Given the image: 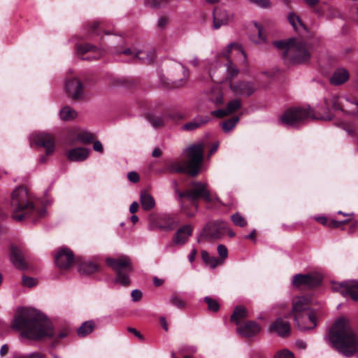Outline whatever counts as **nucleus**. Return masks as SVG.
Instances as JSON below:
<instances>
[{
	"label": "nucleus",
	"mask_w": 358,
	"mask_h": 358,
	"mask_svg": "<svg viewBox=\"0 0 358 358\" xmlns=\"http://www.w3.org/2000/svg\"><path fill=\"white\" fill-rule=\"evenodd\" d=\"M11 327L15 330H22L21 336L31 340H40L53 335V330L45 317L33 308L18 310Z\"/></svg>",
	"instance_id": "1"
},
{
	"label": "nucleus",
	"mask_w": 358,
	"mask_h": 358,
	"mask_svg": "<svg viewBox=\"0 0 358 358\" xmlns=\"http://www.w3.org/2000/svg\"><path fill=\"white\" fill-rule=\"evenodd\" d=\"M329 340L332 346L345 357L358 352V339L344 317L338 318L331 327Z\"/></svg>",
	"instance_id": "2"
},
{
	"label": "nucleus",
	"mask_w": 358,
	"mask_h": 358,
	"mask_svg": "<svg viewBox=\"0 0 358 358\" xmlns=\"http://www.w3.org/2000/svg\"><path fill=\"white\" fill-rule=\"evenodd\" d=\"M192 188L182 192L178 189H176L177 194V200L180 204L182 212L187 217H193L195 215L197 208V200L202 197L207 202H213L218 201L219 199L216 196L210 194L207 189L206 184L201 182H192L191 183Z\"/></svg>",
	"instance_id": "3"
},
{
	"label": "nucleus",
	"mask_w": 358,
	"mask_h": 358,
	"mask_svg": "<svg viewBox=\"0 0 358 358\" xmlns=\"http://www.w3.org/2000/svg\"><path fill=\"white\" fill-rule=\"evenodd\" d=\"M11 217L15 221H22L31 216L41 217L45 210H37L27 190L24 187L15 189L11 194Z\"/></svg>",
	"instance_id": "4"
},
{
	"label": "nucleus",
	"mask_w": 358,
	"mask_h": 358,
	"mask_svg": "<svg viewBox=\"0 0 358 358\" xmlns=\"http://www.w3.org/2000/svg\"><path fill=\"white\" fill-rule=\"evenodd\" d=\"M204 144L199 143L188 147L184 153L187 156V162H174L166 166L169 173L187 172L192 176L197 175L203 162Z\"/></svg>",
	"instance_id": "5"
},
{
	"label": "nucleus",
	"mask_w": 358,
	"mask_h": 358,
	"mask_svg": "<svg viewBox=\"0 0 358 358\" xmlns=\"http://www.w3.org/2000/svg\"><path fill=\"white\" fill-rule=\"evenodd\" d=\"M106 262L116 272L115 282L123 286H128L130 283L129 273L133 269L130 258L122 255L117 258L108 257Z\"/></svg>",
	"instance_id": "6"
},
{
	"label": "nucleus",
	"mask_w": 358,
	"mask_h": 358,
	"mask_svg": "<svg viewBox=\"0 0 358 358\" xmlns=\"http://www.w3.org/2000/svg\"><path fill=\"white\" fill-rule=\"evenodd\" d=\"M309 117H314L310 108L294 107L287 109L280 120L286 126L298 127Z\"/></svg>",
	"instance_id": "7"
},
{
	"label": "nucleus",
	"mask_w": 358,
	"mask_h": 358,
	"mask_svg": "<svg viewBox=\"0 0 358 358\" xmlns=\"http://www.w3.org/2000/svg\"><path fill=\"white\" fill-rule=\"evenodd\" d=\"M310 52L301 40L294 39L287 50L286 59L294 64H303L309 60Z\"/></svg>",
	"instance_id": "8"
},
{
	"label": "nucleus",
	"mask_w": 358,
	"mask_h": 358,
	"mask_svg": "<svg viewBox=\"0 0 358 358\" xmlns=\"http://www.w3.org/2000/svg\"><path fill=\"white\" fill-rule=\"evenodd\" d=\"M238 69L234 65L231 60L224 64H217L209 70V75L213 81L218 83L230 80L237 76Z\"/></svg>",
	"instance_id": "9"
},
{
	"label": "nucleus",
	"mask_w": 358,
	"mask_h": 358,
	"mask_svg": "<svg viewBox=\"0 0 358 358\" xmlns=\"http://www.w3.org/2000/svg\"><path fill=\"white\" fill-rule=\"evenodd\" d=\"M227 223L222 220L208 223L203 228L201 237L208 241L220 239L225 234Z\"/></svg>",
	"instance_id": "10"
},
{
	"label": "nucleus",
	"mask_w": 358,
	"mask_h": 358,
	"mask_svg": "<svg viewBox=\"0 0 358 358\" xmlns=\"http://www.w3.org/2000/svg\"><path fill=\"white\" fill-rule=\"evenodd\" d=\"M343 102L339 101V96L336 94H329L324 98V106H321L318 109V113L320 115L319 119L322 120H331L332 116L330 114V108L335 111H342Z\"/></svg>",
	"instance_id": "11"
},
{
	"label": "nucleus",
	"mask_w": 358,
	"mask_h": 358,
	"mask_svg": "<svg viewBox=\"0 0 358 358\" xmlns=\"http://www.w3.org/2000/svg\"><path fill=\"white\" fill-rule=\"evenodd\" d=\"M335 291L339 292L344 297H350L354 301H358V281L347 280L333 287Z\"/></svg>",
	"instance_id": "12"
},
{
	"label": "nucleus",
	"mask_w": 358,
	"mask_h": 358,
	"mask_svg": "<svg viewBox=\"0 0 358 358\" xmlns=\"http://www.w3.org/2000/svg\"><path fill=\"white\" fill-rule=\"evenodd\" d=\"M177 223L173 217L169 215H162L157 218H150V228L151 229H161L164 231L172 230Z\"/></svg>",
	"instance_id": "13"
},
{
	"label": "nucleus",
	"mask_w": 358,
	"mask_h": 358,
	"mask_svg": "<svg viewBox=\"0 0 358 358\" xmlns=\"http://www.w3.org/2000/svg\"><path fill=\"white\" fill-rule=\"evenodd\" d=\"M234 19V15L228 10L217 7L213 12V29H219L227 25Z\"/></svg>",
	"instance_id": "14"
},
{
	"label": "nucleus",
	"mask_w": 358,
	"mask_h": 358,
	"mask_svg": "<svg viewBox=\"0 0 358 358\" xmlns=\"http://www.w3.org/2000/svg\"><path fill=\"white\" fill-rule=\"evenodd\" d=\"M31 141L45 149L46 155H52L55 151V140L48 134L39 133L31 136Z\"/></svg>",
	"instance_id": "15"
},
{
	"label": "nucleus",
	"mask_w": 358,
	"mask_h": 358,
	"mask_svg": "<svg viewBox=\"0 0 358 358\" xmlns=\"http://www.w3.org/2000/svg\"><path fill=\"white\" fill-rule=\"evenodd\" d=\"M298 328L301 331L313 329L317 326L316 313L311 310L294 320Z\"/></svg>",
	"instance_id": "16"
},
{
	"label": "nucleus",
	"mask_w": 358,
	"mask_h": 358,
	"mask_svg": "<svg viewBox=\"0 0 358 358\" xmlns=\"http://www.w3.org/2000/svg\"><path fill=\"white\" fill-rule=\"evenodd\" d=\"M292 283L297 287L313 288L320 283V279L315 275L297 274L294 276Z\"/></svg>",
	"instance_id": "17"
},
{
	"label": "nucleus",
	"mask_w": 358,
	"mask_h": 358,
	"mask_svg": "<svg viewBox=\"0 0 358 358\" xmlns=\"http://www.w3.org/2000/svg\"><path fill=\"white\" fill-rule=\"evenodd\" d=\"M74 262V256L71 250L62 248L55 256V263L62 269L70 268Z\"/></svg>",
	"instance_id": "18"
},
{
	"label": "nucleus",
	"mask_w": 358,
	"mask_h": 358,
	"mask_svg": "<svg viewBox=\"0 0 358 358\" xmlns=\"http://www.w3.org/2000/svg\"><path fill=\"white\" fill-rule=\"evenodd\" d=\"M310 300L306 296L296 297L293 300L292 313L294 315V320L300 317L305 313L311 311L310 308Z\"/></svg>",
	"instance_id": "19"
},
{
	"label": "nucleus",
	"mask_w": 358,
	"mask_h": 358,
	"mask_svg": "<svg viewBox=\"0 0 358 358\" xmlns=\"http://www.w3.org/2000/svg\"><path fill=\"white\" fill-rule=\"evenodd\" d=\"M230 89L235 95L240 96H250L256 90L252 83L245 81L230 83Z\"/></svg>",
	"instance_id": "20"
},
{
	"label": "nucleus",
	"mask_w": 358,
	"mask_h": 358,
	"mask_svg": "<svg viewBox=\"0 0 358 358\" xmlns=\"http://www.w3.org/2000/svg\"><path fill=\"white\" fill-rule=\"evenodd\" d=\"M66 88L72 99L77 100L83 96V86L77 78L68 80L66 83Z\"/></svg>",
	"instance_id": "21"
},
{
	"label": "nucleus",
	"mask_w": 358,
	"mask_h": 358,
	"mask_svg": "<svg viewBox=\"0 0 358 358\" xmlns=\"http://www.w3.org/2000/svg\"><path fill=\"white\" fill-rule=\"evenodd\" d=\"M261 331V327L255 321L247 322L237 328V333L243 337H252Z\"/></svg>",
	"instance_id": "22"
},
{
	"label": "nucleus",
	"mask_w": 358,
	"mask_h": 358,
	"mask_svg": "<svg viewBox=\"0 0 358 358\" xmlns=\"http://www.w3.org/2000/svg\"><path fill=\"white\" fill-rule=\"evenodd\" d=\"M269 331L276 333L280 337H286L290 331V324L282 318H278L271 324Z\"/></svg>",
	"instance_id": "23"
},
{
	"label": "nucleus",
	"mask_w": 358,
	"mask_h": 358,
	"mask_svg": "<svg viewBox=\"0 0 358 358\" xmlns=\"http://www.w3.org/2000/svg\"><path fill=\"white\" fill-rule=\"evenodd\" d=\"M176 120L180 119L181 117L179 115H155V114H149L147 117L148 122L154 128H160L163 127L169 119Z\"/></svg>",
	"instance_id": "24"
},
{
	"label": "nucleus",
	"mask_w": 358,
	"mask_h": 358,
	"mask_svg": "<svg viewBox=\"0 0 358 358\" xmlns=\"http://www.w3.org/2000/svg\"><path fill=\"white\" fill-rule=\"evenodd\" d=\"M77 52L80 55H84L88 52H91L92 54L90 56L82 57V59L84 60L98 59L102 55V53L99 50L90 44L80 45L77 46Z\"/></svg>",
	"instance_id": "25"
},
{
	"label": "nucleus",
	"mask_w": 358,
	"mask_h": 358,
	"mask_svg": "<svg viewBox=\"0 0 358 358\" xmlns=\"http://www.w3.org/2000/svg\"><path fill=\"white\" fill-rule=\"evenodd\" d=\"M90 150L86 148L78 147L69 150L67 152V158L71 162H83L89 156Z\"/></svg>",
	"instance_id": "26"
},
{
	"label": "nucleus",
	"mask_w": 358,
	"mask_h": 358,
	"mask_svg": "<svg viewBox=\"0 0 358 358\" xmlns=\"http://www.w3.org/2000/svg\"><path fill=\"white\" fill-rule=\"evenodd\" d=\"M193 227L190 224H186L179 228L174 237V242L176 244H184L192 234Z\"/></svg>",
	"instance_id": "27"
},
{
	"label": "nucleus",
	"mask_w": 358,
	"mask_h": 358,
	"mask_svg": "<svg viewBox=\"0 0 358 358\" xmlns=\"http://www.w3.org/2000/svg\"><path fill=\"white\" fill-rule=\"evenodd\" d=\"M350 77L348 71L343 68L337 69L330 78V83L338 86L345 83Z\"/></svg>",
	"instance_id": "28"
},
{
	"label": "nucleus",
	"mask_w": 358,
	"mask_h": 358,
	"mask_svg": "<svg viewBox=\"0 0 358 358\" xmlns=\"http://www.w3.org/2000/svg\"><path fill=\"white\" fill-rule=\"evenodd\" d=\"M119 54H124L125 55H132L134 59H139L143 62L151 63L155 57V55L153 53L149 56L147 53L144 52L141 50H132L130 48H127L123 51L118 52Z\"/></svg>",
	"instance_id": "29"
},
{
	"label": "nucleus",
	"mask_w": 358,
	"mask_h": 358,
	"mask_svg": "<svg viewBox=\"0 0 358 358\" xmlns=\"http://www.w3.org/2000/svg\"><path fill=\"white\" fill-rule=\"evenodd\" d=\"M140 203L143 209L149 211L155 206V200L154 197L146 191H141L140 194Z\"/></svg>",
	"instance_id": "30"
},
{
	"label": "nucleus",
	"mask_w": 358,
	"mask_h": 358,
	"mask_svg": "<svg viewBox=\"0 0 358 358\" xmlns=\"http://www.w3.org/2000/svg\"><path fill=\"white\" fill-rule=\"evenodd\" d=\"M10 259L14 266L20 269H24L27 267L21 251L17 248L12 247Z\"/></svg>",
	"instance_id": "31"
},
{
	"label": "nucleus",
	"mask_w": 358,
	"mask_h": 358,
	"mask_svg": "<svg viewBox=\"0 0 358 358\" xmlns=\"http://www.w3.org/2000/svg\"><path fill=\"white\" fill-rule=\"evenodd\" d=\"M94 139V135L87 131L80 130L76 134V136L72 139L73 143L80 142L83 144H88L92 143Z\"/></svg>",
	"instance_id": "32"
},
{
	"label": "nucleus",
	"mask_w": 358,
	"mask_h": 358,
	"mask_svg": "<svg viewBox=\"0 0 358 358\" xmlns=\"http://www.w3.org/2000/svg\"><path fill=\"white\" fill-rule=\"evenodd\" d=\"M342 112L351 115H358V101L345 99L343 102Z\"/></svg>",
	"instance_id": "33"
},
{
	"label": "nucleus",
	"mask_w": 358,
	"mask_h": 358,
	"mask_svg": "<svg viewBox=\"0 0 358 358\" xmlns=\"http://www.w3.org/2000/svg\"><path fill=\"white\" fill-rule=\"evenodd\" d=\"M248 316V310L241 306H236L231 316V321L239 324L240 322Z\"/></svg>",
	"instance_id": "34"
},
{
	"label": "nucleus",
	"mask_w": 358,
	"mask_h": 358,
	"mask_svg": "<svg viewBox=\"0 0 358 358\" xmlns=\"http://www.w3.org/2000/svg\"><path fill=\"white\" fill-rule=\"evenodd\" d=\"M288 20L295 31H301L306 29L300 17L294 13L291 12L288 15Z\"/></svg>",
	"instance_id": "35"
},
{
	"label": "nucleus",
	"mask_w": 358,
	"mask_h": 358,
	"mask_svg": "<svg viewBox=\"0 0 358 358\" xmlns=\"http://www.w3.org/2000/svg\"><path fill=\"white\" fill-rule=\"evenodd\" d=\"M99 269L98 266L92 262H85L78 266V271L83 275H90L95 273Z\"/></svg>",
	"instance_id": "36"
},
{
	"label": "nucleus",
	"mask_w": 358,
	"mask_h": 358,
	"mask_svg": "<svg viewBox=\"0 0 358 358\" xmlns=\"http://www.w3.org/2000/svg\"><path fill=\"white\" fill-rule=\"evenodd\" d=\"M208 99L215 106L223 103V94L220 87H213L208 94Z\"/></svg>",
	"instance_id": "37"
},
{
	"label": "nucleus",
	"mask_w": 358,
	"mask_h": 358,
	"mask_svg": "<svg viewBox=\"0 0 358 358\" xmlns=\"http://www.w3.org/2000/svg\"><path fill=\"white\" fill-rule=\"evenodd\" d=\"M231 52H235L237 55L243 57L244 61L246 60V55L241 46L237 43H230L227 45L225 51L223 52V55L227 58L229 57V54Z\"/></svg>",
	"instance_id": "38"
},
{
	"label": "nucleus",
	"mask_w": 358,
	"mask_h": 358,
	"mask_svg": "<svg viewBox=\"0 0 358 358\" xmlns=\"http://www.w3.org/2000/svg\"><path fill=\"white\" fill-rule=\"evenodd\" d=\"M77 112L70 106H64L59 112V117L62 120L71 121L76 118Z\"/></svg>",
	"instance_id": "39"
},
{
	"label": "nucleus",
	"mask_w": 358,
	"mask_h": 358,
	"mask_svg": "<svg viewBox=\"0 0 358 358\" xmlns=\"http://www.w3.org/2000/svg\"><path fill=\"white\" fill-rule=\"evenodd\" d=\"M94 329V323L93 321H87L82 324L78 329V335L80 337H85L93 331Z\"/></svg>",
	"instance_id": "40"
},
{
	"label": "nucleus",
	"mask_w": 358,
	"mask_h": 358,
	"mask_svg": "<svg viewBox=\"0 0 358 358\" xmlns=\"http://www.w3.org/2000/svg\"><path fill=\"white\" fill-rule=\"evenodd\" d=\"M208 117L202 118L199 117L196 119L193 120L191 122H189L183 125V129L187 131H193L199 127H200L201 125L204 124L208 122Z\"/></svg>",
	"instance_id": "41"
},
{
	"label": "nucleus",
	"mask_w": 358,
	"mask_h": 358,
	"mask_svg": "<svg viewBox=\"0 0 358 358\" xmlns=\"http://www.w3.org/2000/svg\"><path fill=\"white\" fill-rule=\"evenodd\" d=\"M238 117H235L231 119H229L222 124V128L224 131L229 132L231 131L238 122Z\"/></svg>",
	"instance_id": "42"
},
{
	"label": "nucleus",
	"mask_w": 358,
	"mask_h": 358,
	"mask_svg": "<svg viewBox=\"0 0 358 358\" xmlns=\"http://www.w3.org/2000/svg\"><path fill=\"white\" fill-rule=\"evenodd\" d=\"M231 220L235 225L241 227H243L248 224L247 220L239 213L231 215Z\"/></svg>",
	"instance_id": "43"
},
{
	"label": "nucleus",
	"mask_w": 358,
	"mask_h": 358,
	"mask_svg": "<svg viewBox=\"0 0 358 358\" xmlns=\"http://www.w3.org/2000/svg\"><path fill=\"white\" fill-rule=\"evenodd\" d=\"M169 302L179 309H184L186 306V303L179 296L176 294L170 297Z\"/></svg>",
	"instance_id": "44"
},
{
	"label": "nucleus",
	"mask_w": 358,
	"mask_h": 358,
	"mask_svg": "<svg viewBox=\"0 0 358 358\" xmlns=\"http://www.w3.org/2000/svg\"><path fill=\"white\" fill-rule=\"evenodd\" d=\"M203 300L207 303L208 309L210 311L217 312L220 309V304L215 299L210 296H206Z\"/></svg>",
	"instance_id": "45"
},
{
	"label": "nucleus",
	"mask_w": 358,
	"mask_h": 358,
	"mask_svg": "<svg viewBox=\"0 0 358 358\" xmlns=\"http://www.w3.org/2000/svg\"><path fill=\"white\" fill-rule=\"evenodd\" d=\"M294 38H290L288 41H278L273 43V45L281 50H285V57H287V50L291 43H292Z\"/></svg>",
	"instance_id": "46"
},
{
	"label": "nucleus",
	"mask_w": 358,
	"mask_h": 358,
	"mask_svg": "<svg viewBox=\"0 0 358 358\" xmlns=\"http://www.w3.org/2000/svg\"><path fill=\"white\" fill-rule=\"evenodd\" d=\"M241 103L239 99H234L229 101L226 107L228 114H231L241 108Z\"/></svg>",
	"instance_id": "47"
},
{
	"label": "nucleus",
	"mask_w": 358,
	"mask_h": 358,
	"mask_svg": "<svg viewBox=\"0 0 358 358\" xmlns=\"http://www.w3.org/2000/svg\"><path fill=\"white\" fill-rule=\"evenodd\" d=\"M182 67L183 69V78L176 82V87H180L184 85L189 76V70L184 65H182Z\"/></svg>",
	"instance_id": "48"
},
{
	"label": "nucleus",
	"mask_w": 358,
	"mask_h": 358,
	"mask_svg": "<svg viewBox=\"0 0 358 358\" xmlns=\"http://www.w3.org/2000/svg\"><path fill=\"white\" fill-rule=\"evenodd\" d=\"M255 26L258 34V38H252V41L255 43H259L262 41H264V38L262 36V26L259 24L257 22H255Z\"/></svg>",
	"instance_id": "49"
},
{
	"label": "nucleus",
	"mask_w": 358,
	"mask_h": 358,
	"mask_svg": "<svg viewBox=\"0 0 358 358\" xmlns=\"http://www.w3.org/2000/svg\"><path fill=\"white\" fill-rule=\"evenodd\" d=\"M14 358H45V355L40 352H32L27 355L17 354Z\"/></svg>",
	"instance_id": "50"
},
{
	"label": "nucleus",
	"mask_w": 358,
	"mask_h": 358,
	"mask_svg": "<svg viewBox=\"0 0 358 358\" xmlns=\"http://www.w3.org/2000/svg\"><path fill=\"white\" fill-rule=\"evenodd\" d=\"M275 358H294V356L292 352L285 349L278 352L275 355Z\"/></svg>",
	"instance_id": "51"
},
{
	"label": "nucleus",
	"mask_w": 358,
	"mask_h": 358,
	"mask_svg": "<svg viewBox=\"0 0 358 358\" xmlns=\"http://www.w3.org/2000/svg\"><path fill=\"white\" fill-rule=\"evenodd\" d=\"M22 283L24 286L32 287L36 285L37 280L33 278L23 276Z\"/></svg>",
	"instance_id": "52"
},
{
	"label": "nucleus",
	"mask_w": 358,
	"mask_h": 358,
	"mask_svg": "<svg viewBox=\"0 0 358 358\" xmlns=\"http://www.w3.org/2000/svg\"><path fill=\"white\" fill-rule=\"evenodd\" d=\"M217 252L220 257V259L223 261L228 257V250L227 247L222 244L218 245Z\"/></svg>",
	"instance_id": "53"
},
{
	"label": "nucleus",
	"mask_w": 358,
	"mask_h": 358,
	"mask_svg": "<svg viewBox=\"0 0 358 358\" xmlns=\"http://www.w3.org/2000/svg\"><path fill=\"white\" fill-rule=\"evenodd\" d=\"M211 268H214L223 264V260L215 257H210L207 263Z\"/></svg>",
	"instance_id": "54"
},
{
	"label": "nucleus",
	"mask_w": 358,
	"mask_h": 358,
	"mask_svg": "<svg viewBox=\"0 0 358 358\" xmlns=\"http://www.w3.org/2000/svg\"><path fill=\"white\" fill-rule=\"evenodd\" d=\"M147 5L150 7H159L161 5L166 3L167 0H145Z\"/></svg>",
	"instance_id": "55"
},
{
	"label": "nucleus",
	"mask_w": 358,
	"mask_h": 358,
	"mask_svg": "<svg viewBox=\"0 0 358 358\" xmlns=\"http://www.w3.org/2000/svg\"><path fill=\"white\" fill-rule=\"evenodd\" d=\"M350 220V218H348V219L343 220V221H338V220H333L329 222V226H330L331 227L338 228V227L343 226V224H347Z\"/></svg>",
	"instance_id": "56"
},
{
	"label": "nucleus",
	"mask_w": 358,
	"mask_h": 358,
	"mask_svg": "<svg viewBox=\"0 0 358 358\" xmlns=\"http://www.w3.org/2000/svg\"><path fill=\"white\" fill-rule=\"evenodd\" d=\"M212 115L217 117H223L226 115H228V113L227 111V109H218L216 110H213L211 112Z\"/></svg>",
	"instance_id": "57"
},
{
	"label": "nucleus",
	"mask_w": 358,
	"mask_h": 358,
	"mask_svg": "<svg viewBox=\"0 0 358 358\" xmlns=\"http://www.w3.org/2000/svg\"><path fill=\"white\" fill-rule=\"evenodd\" d=\"M131 296L134 301H138L142 298V292L139 289H134L131 292Z\"/></svg>",
	"instance_id": "58"
},
{
	"label": "nucleus",
	"mask_w": 358,
	"mask_h": 358,
	"mask_svg": "<svg viewBox=\"0 0 358 358\" xmlns=\"http://www.w3.org/2000/svg\"><path fill=\"white\" fill-rule=\"evenodd\" d=\"M128 179L132 182H137L139 180V175L135 171H131L127 175Z\"/></svg>",
	"instance_id": "59"
},
{
	"label": "nucleus",
	"mask_w": 358,
	"mask_h": 358,
	"mask_svg": "<svg viewBox=\"0 0 358 358\" xmlns=\"http://www.w3.org/2000/svg\"><path fill=\"white\" fill-rule=\"evenodd\" d=\"M251 2L257 4L258 6L262 8H267L269 6V1L268 0H250Z\"/></svg>",
	"instance_id": "60"
},
{
	"label": "nucleus",
	"mask_w": 358,
	"mask_h": 358,
	"mask_svg": "<svg viewBox=\"0 0 358 358\" xmlns=\"http://www.w3.org/2000/svg\"><path fill=\"white\" fill-rule=\"evenodd\" d=\"M168 18L166 17H161L159 18L157 25L159 28H164L168 24Z\"/></svg>",
	"instance_id": "61"
},
{
	"label": "nucleus",
	"mask_w": 358,
	"mask_h": 358,
	"mask_svg": "<svg viewBox=\"0 0 358 358\" xmlns=\"http://www.w3.org/2000/svg\"><path fill=\"white\" fill-rule=\"evenodd\" d=\"M128 331L130 333L134 334L136 337H138L139 339L143 340V336L141 334V333L137 331L135 328L133 327H129L127 329Z\"/></svg>",
	"instance_id": "62"
},
{
	"label": "nucleus",
	"mask_w": 358,
	"mask_h": 358,
	"mask_svg": "<svg viewBox=\"0 0 358 358\" xmlns=\"http://www.w3.org/2000/svg\"><path fill=\"white\" fill-rule=\"evenodd\" d=\"M138 207H139V205H138V203L137 201H134L131 205H130V207H129V212L132 214L135 213L137 212L138 209Z\"/></svg>",
	"instance_id": "63"
},
{
	"label": "nucleus",
	"mask_w": 358,
	"mask_h": 358,
	"mask_svg": "<svg viewBox=\"0 0 358 358\" xmlns=\"http://www.w3.org/2000/svg\"><path fill=\"white\" fill-rule=\"evenodd\" d=\"M93 148L95 151L102 152H103V146L100 141H96L94 143Z\"/></svg>",
	"instance_id": "64"
}]
</instances>
